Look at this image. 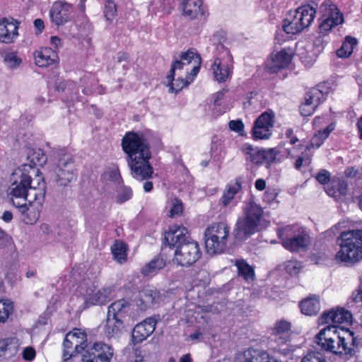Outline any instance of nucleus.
Segmentation results:
<instances>
[{"label": "nucleus", "mask_w": 362, "mask_h": 362, "mask_svg": "<svg viewBox=\"0 0 362 362\" xmlns=\"http://www.w3.org/2000/svg\"><path fill=\"white\" fill-rule=\"evenodd\" d=\"M353 52V47H349L346 44L341 45L337 50V55L339 58H348Z\"/></svg>", "instance_id": "e2e57ef3"}, {"label": "nucleus", "mask_w": 362, "mask_h": 362, "mask_svg": "<svg viewBox=\"0 0 362 362\" xmlns=\"http://www.w3.org/2000/svg\"><path fill=\"white\" fill-rule=\"evenodd\" d=\"M333 314H334V309L323 312L320 317L318 318L319 325H323L330 322L333 323Z\"/></svg>", "instance_id": "6e6d98bb"}, {"label": "nucleus", "mask_w": 362, "mask_h": 362, "mask_svg": "<svg viewBox=\"0 0 362 362\" xmlns=\"http://www.w3.org/2000/svg\"><path fill=\"white\" fill-rule=\"evenodd\" d=\"M243 362H282L278 356L267 351L255 349H248L244 352Z\"/></svg>", "instance_id": "aec40b11"}, {"label": "nucleus", "mask_w": 362, "mask_h": 362, "mask_svg": "<svg viewBox=\"0 0 362 362\" xmlns=\"http://www.w3.org/2000/svg\"><path fill=\"white\" fill-rule=\"evenodd\" d=\"M71 5L65 1H56L49 10L51 21L60 26L71 21Z\"/></svg>", "instance_id": "2eb2a0df"}, {"label": "nucleus", "mask_w": 362, "mask_h": 362, "mask_svg": "<svg viewBox=\"0 0 362 362\" xmlns=\"http://www.w3.org/2000/svg\"><path fill=\"white\" fill-rule=\"evenodd\" d=\"M325 35L320 34L314 40V47L318 52H321L327 44V40L325 39Z\"/></svg>", "instance_id": "052dcab7"}, {"label": "nucleus", "mask_w": 362, "mask_h": 362, "mask_svg": "<svg viewBox=\"0 0 362 362\" xmlns=\"http://www.w3.org/2000/svg\"><path fill=\"white\" fill-rule=\"evenodd\" d=\"M74 83L71 81H60L56 83L55 89L57 92L64 93L62 100L64 103H74L80 101V96L78 90L74 91Z\"/></svg>", "instance_id": "b1692460"}, {"label": "nucleus", "mask_w": 362, "mask_h": 362, "mask_svg": "<svg viewBox=\"0 0 362 362\" xmlns=\"http://www.w3.org/2000/svg\"><path fill=\"white\" fill-rule=\"evenodd\" d=\"M301 313L306 315H315L320 309V301L316 297L308 298L299 304Z\"/></svg>", "instance_id": "473e14b6"}, {"label": "nucleus", "mask_w": 362, "mask_h": 362, "mask_svg": "<svg viewBox=\"0 0 362 362\" xmlns=\"http://www.w3.org/2000/svg\"><path fill=\"white\" fill-rule=\"evenodd\" d=\"M20 279L21 277L18 275L17 272L13 269H9L5 274V280L11 287H13Z\"/></svg>", "instance_id": "09e8293b"}, {"label": "nucleus", "mask_w": 362, "mask_h": 362, "mask_svg": "<svg viewBox=\"0 0 362 362\" xmlns=\"http://www.w3.org/2000/svg\"><path fill=\"white\" fill-rule=\"evenodd\" d=\"M315 14L316 8L310 4H306L298 8L294 16L297 22H298L304 29L308 27L313 22Z\"/></svg>", "instance_id": "393cba45"}, {"label": "nucleus", "mask_w": 362, "mask_h": 362, "mask_svg": "<svg viewBox=\"0 0 362 362\" xmlns=\"http://www.w3.org/2000/svg\"><path fill=\"white\" fill-rule=\"evenodd\" d=\"M244 180L243 176H238L235 179V182H230L226 185L223 195L219 200V204L223 206H227L234 199L235 196L242 189V185Z\"/></svg>", "instance_id": "4be33fe9"}, {"label": "nucleus", "mask_w": 362, "mask_h": 362, "mask_svg": "<svg viewBox=\"0 0 362 362\" xmlns=\"http://www.w3.org/2000/svg\"><path fill=\"white\" fill-rule=\"evenodd\" d=\"M333 319L334 324L351 323L352 321V314L349 310L344 308H337L334 310Z\"/></svg>", "instance_id": "4c0bfd02"}, {"label": "nucleus", "mask_w": 362, "mask_h": 362, "mask_svg": "<svg viewBox=\"0 0 362 362\" xmlns=\"http://www.w3.org/2000/svg\"><path fill=\"white\" fill-rule=\"evenodd\" d=\"M244 153L249 156V159L252 163L256 165H262L264 163V149L255 148L251 144H245L242 148Z\"/></svg>", "instance_id": "72a5a7b5"}, {"label": "nucleus", "mask_w": 362, "mask_h": 362, "mask_svg": "<svg viewBox=\"0 0 362 362\" xmlns=\"http://www.w3.org/2000/svg\"><path fill=\"white\" fill-rule=\"evenodd\" d=\"M339 341H337L336 349L341 351V354H336L337 356L349 360L350 358L355 356L362 347V337L358 333L350 329L349 328L342 327L341 333H339Z\"/></svg>", "instance_id": "0eeeda50"}, {"label": "nucleus", "mask_w": 362, "mask_h": 362, "mask_svg": "<svg viewBox=\"0 0 362 362\" xmlns=\"http://www.w3.org/2000/svg\"><path fill=\"white\" fill-rule=\"evenodd\" d=\"M284 347H276L273 349V355H281L283 356H288L293 350L286 344L282 345Z\"/></svg>", "instance_id": "774afa93"}, {"label": "nucleus", "mask_w": 362, "mask_h": 362, "mask_svg": "<svg viewBox=\"0 0 362 362\" xmlns=\"http://www.w3.org/2000/svg\"><path fill=\"white\" fill-rule=\"evenodd\" d=\"M130 305V303L124 298L115 300L108 306L107 315L113 317V319H119L126 322Z\"/></svg>", "instance_id": "412c9836"}, {"label": "nucleus", "mask_w": 362, "mask_h": 362, "mask_svg": "<svg viewBox=\"0 0 362 362\" xmlns=\"http://www.w3.org/2000/svg\"><path fill=\"white\" fill-rule=\"evenodd\" d=\"M325 140H326V139H324L322 135L320 134V133L317 132V133L315 134L312 137V139L310 140V144L309 146H306V149L310 151V148H313V147L318 148L323 144V143L325 142Z\"/></svg>", "instance_id": "8fccbe9b"}, {"label": "nucleus", "mask_w": 362, "mask_h": 362, "mask_svg": "<svg viewBox=\"0 0 362 362\" xmlns=\"http://www.w3.org/2000/svg\"><path fill=\"white\" fill-rule=\"evenodd\" d=\"M114 356L112 346L104 342H95L82 355V362H110Z\"/></svg>", "instance_id": "9b49d317"}, {"label": "nucleus", "mask_w": 362, "mask_h": 362, "mask_svg": "<svg viewBox=\"0 0 362 362\" xmlns=\"http://www.w3.org/2000/svg\"><path fill=\"white\" fill-rule=\"evenodd\" d=\"M229 227L226 222L214 223L208 226L204 231V237L216 236L223 240H227L229 235Z\"/></svg>", "instance_id": "c85d7f7f"}, {"label": "nucleus", "mask_w": 362, "mask_h": 362, "mask_svg": "<svg viewBox=\"0 0 362 362\" xmlns=\"http://www.w3.org/2000/svg\"><path fill=\"white\" fill-rule=\"evenodd\" d=\"M305 102L300 106V114L304 116L310 115V112H304V107H309L311 105L317 106L321 103L322 98L320 96L317 89H312L310 91L307 92L305 98Z\"/></svg>", "instance_id": "f704fd0d"}, {"label": "nucleus", "mask_w": 362, "mask_h": 362, "mask_svg": "<svg viewBox=\"0 0 362 362\" xmlns=\"http://www.w3.org/2000/svg\"><path fill=\"white\" fill-rule=\"evenodd\" d=\"M117 14V5L114 0H106L103 15L106 20L109 22H112L115 18Z\"/></svg>", "instance_id": "79ce46f5"}, {"label": "nucleus", "mask_w": 362, "mask_h": 362, "mask_svg": "<svg viewBox=\"0 0 362 362\" xmlns=\"http://www.w3.org/2000/svg\"><path fill=\"white\" fill-rule=\"evenodd\" d=\"M279 153V151L275 148L264 149V162H267L270 165L275 161L276 156Z\"/></svg>", "instance_id": "de8ad7c7"}, {"label": "nucleus", "mask_w": 362, "mask_h": 362, "mask_svg": "<svg viewBox=\"0 0 362 362\" xmlns=\"http://www.w3.org/2000/svg\"><path fill=\"white\" fill-rule=\"evenodd\" d=\"M274 114L267 110L262 112L254 122L251 131L252 138L255 140L268 139L272 136L271 129L274 124Z\"/></svg>", "instance_id": "9d476101"}, {"label": "nucleus", "mask_w": 362, "mask_h": 362, "mask_svg": "<svg viewBox=\"0 0 362 362\" xmlns=\"http://www.w3.org/2000/svg\"><path fill=\"white\" fill-rule=\"evenodd\" d=\"M189 86V82H186L184 81L182 78H178L177 79H175L173 81V90H169L170 93H178L180 90H182L185 87Z\"/></svg>", "instance_id": "bf43d9fd"}, {"label": "nucleus", "mask_w": 362, "mask_h": 362, "mask_svg": "<svg viewBox=\"0 0 362 362\" xmlns=\"http://www.w3.org/2000/svg\"><path fill=\"white\" fill-rule=\"evenodd\" d=\"M282 30L286 34H297L300 33L303 28L300 25L298 22H297L296 18L293 16L292 20H289L288 18L284 19L282 22Z\"/></svg>", "instance_id": "e433bc0d"}, {"label": "nucleus", "mask_w": 362, "mask_h": 362, "mask_svg": "<svg viewBox=\"0 0 362 362\" xmlns=\"http://www.w3.org/2000/svg\"><path fill=\"white\" fill-rule=\"evenodd\" d=\"M235 265L237 267L238 276L243 277L246 281L254 279L255 270L246 260L243 259H236Z\"/></svg>", "instance_id": "c9c22d12"}, {"label": "nucleus", "mask_w": 362, "mask_h": 362, "mask_svg": "<svg viewBox=\"0 0 362 362\" xmlns=\"http://www.w3.org/2000/svg\"><path fill=\"white\" fill-rule=\"evenodd\" d=\"M5 64L11 69H16L22 63V59L17 56V52H6L4 57Z\"/></svg>", "instance_id": "37998d69"}, {"label": "nucleus", "mask_w": 362, "mask_h": 362, "mask_svg": "<svg viewBox=\"0 0 362 362\" xmlns=\"http://www.w3.org/2000/svg\"><path fill=\"white\" fill-rule=\"evenodd\" d=\"M229 129L231 131L241 134L244 130V124L241 119L230 120L228 123Z\"/></svg>", "instance_id": "13d9d810"}, {"label": "nucleus", "mask_w": 362, "mask_h": 362, "mask_svg": "<svg viewBox=\"0 0 362 362\" xmlns=\"http://www.w3.org/2000/svg\"><path fill=\"white\" fill-rule=\"evenodd\" d=\"M166 291L153 286H146L140 292L136 304L141 310H146L154 305H158L166 298Z\"/></svg>", "instance_id": "f8f14e48"}, {"label": "nucleus", "mask_w": 362, "mask_h": 362, "mask_svg": "<svg viewBox=\"0 0 362 362\" xmlns=\"http://www.w3.org/2000/svg\"><path fill=\"white\" fill-rule=\"evenodd\" d=\"M13 310V303L10 299L0 300V322H5Z\"/></svg>", "instance_id": "a19ab883"}, {"label": "nucleus", "mask_w": 362, "mask_h": 362, "mask_svg": "<svg viewBox=\"0 0 362 362\" xmlns=\"http://www.w3.org/2000/svg\"><path fill=\"white\" fill-rule=\"evenodd\" d=\"M19 22L11 18V21L7 18L0 20V42L8 44L18 35V29Z\"/></svg>", "instance_id": "a211bd4d"}, {"label": "nucleus", "mask_w": 362, "mask_h": 362, "mask_svg": "<svg viewBox=\"0 0 362 362\" xmlns=\"http://www.w3.org/2000/svg\"><path fill=\"white\" fill-rule=\"evenodd\" d=\"M127 250V245L122 241L116 240L111 247V252L114 258L119 262L126 259Z\"/></svg>", "instance_id": "58836bf2"}, {"label": "nucleus", "mask_w": 362, "mask_h": 362, "mask_svg": "<svg viewBox=\"0 0 362 362\" xmlns=\"http://www.w3.org/2000/svg\"><path fill=\"white\" fill-rule=\"evenodd\" d=\"M35 64L39 67H47L58 64L59 58L57 52L53 48L45 47L34 54Z\"/></svg>", "instance_id": "6ab92c4d"}, {"label": "nucleus", "mask_w": 362, "mask_h": 362, "mask_svg": "<svg viewBox=\"0 0 362 362\" xmlns=\"http://www.w3.org/2000/svg\"><path fill=\"white\" fill-rule=\"evenodd\" d=\"M169 247L175 249L174 256L177 264L185 267H189L202 257L199 244L194 240L188 229L177 224L170 226L164 233L162 250Z\"/></svg>", "instance_id": "f03ea898"}, {"label": "nucleus", "mask_w": 362, "mask_h": 362, "mask_svg": "<svg viewBox=\"0 0 362 362\" xmlns=\"http://www.w3.org/2000/svg\"><path fill=\"white\" fill-rule=\"evenodd\" d=\"M57 185L66 187L76 180L78 173L74 165V156L64 150L59 154L57 163L54 168Z\"/></svg>", "instance_id": "6e6552de"}, {"label": "nucleus", "mask_w": 362, "mask_h": 362, "mask_svg": "<svg viewBox=\"0 0 362 362\" xmlns=\"http://www.w3.org/2000/svg\"><path fill=\"white\" fill-rule=\"evenodd\" d=\"M121 146L132 176L138 180L151 178L153 168L150 163L151 146L145 135L141 132H127L122 139Z\"/></svg>", "instance_id": "f257e3e1"}, {"label": "nucleus", "mask_w": 362, "mask_h": 362, "mask_svg": "<svg viewBox=\"0 0 362 362\" xmlns=\"http://www.w3.org/2000/svg\"><path fill=\"white\" fill-rule=\"evenodd\" d=\"M183 206L180 200L175 199L173 202L171 209L170 210V216L173 217L176 215H180L182 213Z\"/></svg>", "instance_id": "4d7b16f0"}, {"label": "nucleus", "mask_w": 362, "mask_h": 362, "mask_svg": "<svg viewBox=\"0 0 362 362\" xmlns=\"http://www.w3.org/2000/svg\"><path fill=\"white\" fill-rule=\"evenodd\" d=\"M133 196V192L130 187L122 185V189L115 197L116 202L122 204L131 199Z\"/></svg>", "instance_id": "c03bdc74"}, {"label": "nucleus", "mask_w": 362, "mask_h": 362, "mask_svg": "<svg viewBox=\"0 0 362 362\" xmlns=\"http://www.w3.org/2000/svg\"><path fill=\"white\" fill-rule=\"evenodd\" d=\"M107 179L115 184H123V180L119 169L110 170L105 175Z\"/></svg>", "instance_id": "3c124183"}, {"label": "nucleus", "mask_w": 362, "mask_h": 362, "mask_svg": "<svg viewBox=\"0 0 362 362\" xmlns=\"http://www.w3.org/2000/svg\"><path fill=\"white\" fill-rule=\"evenodd\" d=\"M221 141L217 138V136H213L211 140V157H216L220 154L221 152Z\"/></svg>", "instance_id": "5fc2aeb1"}, {"label": "nucleus", "mask_w": 362, "mask_h": 362, "mask_svg": "<svg viewBox=\"0 0 362 362\" xmlns=\"http://www.w3.org/2000/svg\"><path fill=\"white\" fill-rule=\"evenodd\" d=\"M343 23V13L335 5H332L330 6L328 16L319 24V34L326 36L332 28Z\"/></svg>", "instance_id": "f3484780"}, {"label": "nucleus", "mask_w": 362, "mask_h": 362, "mask_svg": "<svg viewBox=\"0 0 362 362\" xmlns=\"http://www.w3.org/2000/svg\"><path fill=\"white\" fill-rule=\"evenodd\" d=\"M30 165H21L12 173L10 182L11 188L10 194L16 198H23L30 204L35 203L42 206L45 199L46 183L44 177L38 176L37 186H33V180L28 174L27 168Z\"/></svg>", "instance_id": "7ed1b4c3"}, {"label": "nucleus", "mask_w": 362, "mask_h": 362, "mask_svg": "<svg viewBox=\"0 0 362 362\" xmlns=\"http://www.w3.org/2000/svg\"><path fill=\"white\" fill-rule=\"evenodd\" d=\"M340 250L335 255L339 262L346 266L353 265L362 259V229H352L344 231L337 238Z\"/></svg>", "instance_id": "39448f33"}, {"label": "nucleus", "mask_w": 362, "mask_h": 362, "mask_svg": "<svg viewBox=\"0 0 362 362\" xmlns=\"http://www.w3.org/2000/svg\"><path fill=\"white\" fill-rule=\"evenodd\" d=\"M291 59V55L283 49L272 56V60L267 64V67L271 72H277L279 69L288 67Z\"/></svg>", "instance_id": "5701e85b"}, {"label": "nucleus", "mask_w": 362, "mask_h": 362, "mask_svg": "<svg viewBox=\"0 0 362 362\" xmlns=\"http://www.w3.org/2000/svg\"><path fill=\"white\" fill-rule=\"evenodd\" d=\"M11 241V238L0 227V250L6 247Z\"/></svg>", "instance_id": "338daca9"}, {"label": "nucleus", "mask_w": 362, "mask_h": 362, "mask_svg": "<svg viewBox=\"0 0 362 362\" xmlns=\"http://www.w3.org/2000/svg\"><path fill=\"white\" fill-rule=\"evenodd\" d=\"M330 173L325 169L320 170V171L315 176V179L321 185L328 184L330 182Z\"/></svg>", "instance_id": "864d4df0"}, {"label": "nucleus", "mask_w": 362, "mask_h": 362, "mask_svg": "<svg viewBox=\"0 0 362 362\" xmlns=\"http://www.w3.org/2000/svg\"><path fill=\"white\" fill-rule=\"evenodd\" d=\"M166 265V256L164 254L160 253L156 255L141 269V274L145 276L154 275L160 269H163Z\"/></svg>", "instance_id": "a878e982"}, {"label": "nucleus", "mask_w": 362, "mask_h": 362, "mask_svg": "<svg viewBox=\"0 0 362 362\" xmlns=\"http://www.w3.org/2000/svg\"><path fill=\"white\" fill-rule=\"evenodd\" d=\"M264 211L260 205L252 199L245 203L243 216L239 217L232 232L233 244L242 245L253 234L259 230V227Z\"/></svg>", "instance_id": "20e7f679"}, {"label": "nucleus", "mask_w": 362, "mask_h": 362, "mask_svg": "<svg viewBox=\"0 0 362 362\" xmlns=\"http://www.w3.org/2000/svg\"><path fill=\"white\" fill-rule=\"evenodd\" d=\"M331 88L329 83L328 82H322L319 83L317 87L313 88V89H317L318 93H320V96L324 100V96L327 95L329 93V89Z\"/></svg>", "instance_id": "0e129e2a"}, {"label": "nucleus", "mask_w": 362, "mask_h": 362, "mask_svg": "<svg viewBox=\"0 0 362 362\" xmlns=\"http://www.w3.org/2000/svg\"><path fill=\"white\" fill-rule=\"evenodd\" d=\"M199 54L198 52H194L192 49H189L187 51L182 52L180 55V59L185 62V64H189L192 60L196 63L197 55Z\"/></svg>", "instance_id": "603ef678"}, {"label": "nucleus", "mask_w": 362, "mask_h": 362, "mask_svg": "<svg viewBox=\"0 0 362 362\" xmlns=\"http://www.w3.org/2000/svg\"><path fill=\"white\" fill-rule=\"evenodd\" d=\"M36 356V352L32 346H28L24 349L22 353L23 358L25 361H32Z\"/></svg>", "instance_id": "69168bd1"}, {"label": "nucleus", "mask_w": 362, "mask_h": 362, "mask_svg": "<svg viewBox=\"0 0 362 362\" xmlns=\"http://www.w3.org/2000/svg\"><path fill=\"white\" fill-rule=\"evenodd\" d=\"M214 76L218 83L225 82L231 75L232 71L228 64L223 63L219 58H216L212 64Z\"/></svg>", "instance_id": "7c9ffc66"}, {"label": "nucleus", "mask_w": 362, "mask_h": 362, "mask_svg": "<svg viewBox=\"0 0 362 362\" xmlns=\"http://www.w3.org/2000/svg\"><path fill=\"white\" fill-rule=\"evenodd\" d=\"M292 324L284 319L276 320L271 328L273 340L279 345H285L291 340Z\"/></svg>", "instance_id": "4468645a"}, {"label": "nucleus", "mask_w": 362, "mask_h": 362, "mask_svg": "<svg viewBox=\"0 0 362 362\" xmlns=\"http://www.w3.org/2000/svg\"><path fill=\"white\" fill-rule=\"evenodd\" d=\"M156 323L157 320L153 317H148L138 323L132 332V340L134 344L141 343L146 339L154 332Z\"/></svg>", "instance_id": "dca6fc26"}, {"label": "nucleus", "mask_w": 362, "mask_h": 362, "mask_svg": "<svg viewBox=\"0 0 362 362\" xmlns=\"http://www.w3.org/2000/svg\"><path fill=\"white\" fill-rule=\"evenodd\" d=\"M204 243L206 253L215 255L225 252L227 240H221L214 235L211 238L204 237Z\"/></svg>", "instance_id": "cd10ccee"}, {"label": "nucleus", "mask_w": 362, "mask_h": 362, "mask_svg": "<svg viewBox=\"0 0 362 362\" xmlns=\"http://www.w3.org/2000/svg\"><path fill=\"white\" fill-rule=\"evenodd\" d=\"M67 334H73L71 340L74 341V353L79 354L87 347V334L84 330L78 328H74Z\"/></svg>", "instance_id": "2f4dec72"}, {"label": "nucleus", "mask_w": 362, "mask_h": 362, "mask_svg": "<svg viewBox=\"0 0 362 362\" xmlns=\"http://www.w3.org/2000/svg\"><path fill=\"white\" fill-rule=\"evenodd\" d=\"M343 327L334 325H329L322 329L315 336V342L317 343L322 349L330 351L334 354H341V351H337L334 343L339 341V333Z\"/></svg>", "instance_id": "1a4fd4ad"}, {"label": "nucleus", "mask_w": 362, "mask_h": 362, "mask_svg": "<svg viewBox=\"0 0 362 362\" xmlns=\"http://www.w3.org/2000/svg\"><path fill=\"white\" fill-rule=\"evenodd\" d=\"M129 362H148L139 349H132V354L129 356Z\"/></svg>", "instance_id": "680f3d73"}, {"label": "nucleus", "mask_w": 362, "mask_h": 362, "mask_svg": "<svg viewBox=\"0 0 362 362\" xmlns=\"http://www.w3.org/2000/svg\"><path fill=\"white\" fill-rule=\"evenodd\" d=\"M71 338H73V334H66L63 341L64 349L62 353V358L64 362H66L68 360L78 354L74 353V351L70 354V350L72 349L73 345L75 344L74 341L71 340Z\"/></svg>", "instance_id": "ea45409f"}, {"label": "nucleus", "mask_w": 362, "mask_h": 362, "mask_svg": "<svg viewBox=\"0 0 362 362\" xmlns=\"http://www.w3.org/2000/svg\"><path fill=\"white\" fill-rule=\"evenodd\" d=\"M279 238L282 241V245L291 252H298L307 246L308 235L304 230H298L293 235L288 234V230H284L279 233Z\"/></svg>", "instance_id": "ddd939ff"}, {"label": "nucleus", "mask_w": 362, "mask_h": 362, "mask_svg": "<svg viewBox=\"0 0 362 362\" xmlns=\"http://www.w3.org/2000/svg\"><path fill=\"white\" fill-rule=\"evenodd\" d=\"M301 362H326V360L320 352L311 351L302 358Z\"/></svg>", "instance_id": "49530a36"}, {"label": "nucleus", "mask_w": 362, "mask_h": 362, "mask_svg": "<svg viewBox=\"0 0 362 362\" xmlns=\"http://www.w3.org/2000/svg\"><path fill=\"white\" fill-rule=\"evenodd\" d=\"M114 291L115 286L112 285L97 288L93 282H81L78 287V292L83 300L81 308L86 310L93 306L105 305L112 300Z\"/></svg>", "instance_id": "423d86ee"}, {"label": "nucleus", "mask_w": 362, "mask_h": 362, "mask_svg": "<svg viewBox=\"0 0 362 362\" xmlns=\"http://www.w3.org/2000/svg\"><path fill=\"white\" fill-rule=\"evenodd\" d=\"M27 160L30 162L28 165H30V168H27V170L28 169L35 170L36 166H42L47 163V156L45 155L44 151L41 148H29L27 153ZM25 165H28L25 163ZM37 173H40L38 169H36Z\"/></svg>", "instance_id": "bb28decb"}, {"label": "nucleus", "mask_w": 362, "mask_h": 362, "mask_svg": "<svg viewBox=\"0 0 362 362\" xmlns=\"http://www.w3.org/2000/svg\"><path fill=\"white\" fill-rule=\"evenodd\" d=\"M302 269L301 263L297 260H290L286 263L285 270L291 276H296Z\"/></svg>", "instance_id": "a18cd8bd"}, {"label": "nucleus", "mask_w": 362, "mask_h": 362, "mask_svg": "<svg viewBox=\"0 0 362 362\" xmlns=\"http://www.w3.org/2000/svg\"><path fill=\"white\" fill-rule=\"evenodd\" d=\"M125 327V322L119 319H113V317L107 315L106 323L104 332L107 337H112L119 336L122 333Z\"/></svg>", "instance_id": "c756f323"}]
</instances>
